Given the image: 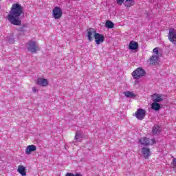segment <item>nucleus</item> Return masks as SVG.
Instances as JSON below:
<instances>
[{
  "mask_svg": "<svg viewBox=\"0 0 176 176\" xmlns=\"http://www.w3.org/2000/svg\"><path fill=\"white\" fill-rule=\"evenodd\" d=\"M23 14H24V8L21 4L14 3L7 16V20L13 25H21L20 16Z\"/></svg>",
  "mask_w": 176,
  "mask_h": 176,
  "instance_id": "obj_1",
  "label": "nucleus"
},
{
  "mask_svg": "<svg viewBox=\"0 0 176 176\" xmlns=\"http://www.w3.org/2000/svg\"><path fill=\"white\" fill-rule=\"evenodd\" d=\"M146 74V72H145L144 69L139 67L133 72L132 76L134 79H140V78L145 76Z\"/></svg>",
  "mask_w": 176,
  "mask_h": 176,
  "instance_id": "obj_2",
  "label": "nucleus"
},
{
  "mask_svg": "<svg viewBox=\"0 0 176 176\" xmlns=\"http://www.w3.org/2000/svg\"><path fill=\"white\" fill-rule=\"evenodd\" d=\"M27 48L28 52H30L31 53H35L39 50V47L36 45V43L32 41L28 42Z\"/></svg>",
  "mask_w": 176,
  "mask_h": 176,
  "instance_id": "obj_3",
  "label": "nucleus"
},
{
  "mask_svg": "<svg viewBox=\"0 0 176 176\" xmlns=\"http://www.w3.org/2000/svg\"><path fill=\"white\" fill-rule=\"evenodd\" d=\"M139 142L142 146H148V145H153V144H156V140L155 139H151V140H150L149 138H142L139 140Z\"/></svg>",
  "mask_w": 176,
  "mask_h": 176,
  "instance_id": "obj_4",
  "label": "nucleus"
},
{
  "mask_svg": "<svg viewBox=\"0 0 176 176\" xmlns=\"http://www.w3.org/2000/svg\"><path fill=\"white\" fill-rule=\"evenodd\" d=\"M96 34H97V31L94 28H89L87 29V36L89 42L93 41V38L96 36Z\"/></svg>",
  "mask_w": 176,
  "mask_h": 176,
  "instance_id": "obj_5",
  "label": "nucleus"
},
{
  "mask_svg": "<svg viewBox=\"0 0 176 176\" xmlns=\"http://www.w3.org/2000/svg\"><path fill=\"white\" fill-rule=\"evenodd\" d=\"M53 17L55 18L56 20H58V19L61 18V16H63V10L60 7H55L53 10Z\"/></svg>",
  "mask_w": 176,
  "mask_h": 176,
  "instance_id": "obj_6",
  "label": "nucleus"
},
{
  "mask_svg": "<svg viewBox=\"0 0 176 176\" xmlns=\"http://www.w3.org/2000/svg\"><path fill=\"white\" fill-rule=\"evenodd\" d=\"M168 39L174 45L176 43V30L175 29H170L168 33Z\"/></svg>",
  "mask_w": 176,
  "mask_h": 176,
  "instance_id": "obj_7",
  "label": "nucleus"
},
{
  "mask_svg": "<svg viewBox=\"0 0 176 176\" xmlns=\"http://www.w3.org/2000/svg\"><path fill=\"white\" fill-rule=\"evenodd\" d=\"M146 111L144 109H138L135 112V116L138 119V120H142L145 118Z\"/></svg>",
  "mask_w": 176,
  "mask_h": 176,
  "instance_id": "obj_8",
  "label": "nucleus"
},
{
  "mask_svg": "<svg viewBox=\"0 0 176 176\" xmlns=\"http://www.w3.org/2000/svg\"><path fill=\"white\" fill-rule=\"evenodd\" d=\"M94 38L96 45H100V43H102L104 41H105V37H104V35L99 33H96Z\"/></svg>",
  "mask_w": 176,
  "mask_h": 176,
  "instance_id": "obj_9",
  "label": "nucleus"
},
{
  "mask_svg": "<svg viewBox=\"0 0 176 176\" xmlns=\"http://www.w3.org/2000/svg\"><path fill=\"white\" fill-rule=\"evenodd\" d=\"M153 97V102H161V101H163L164 98H163V95L162 94H153L152 96Z\"/></svg>",
  "mask_w": 176,
  "mask_h": 176,
  "instance_id": "obj_10",
  "label": "nucleus"
},
{
  "mask_svg": "<svg viewBox=\"0 0 176 176\" xmlns=\"http://www.w3.org/2000/svg\"><path fill=\"white\" fill-rule=\"evenodd\" d=\"M157 60H159V56H157V55H153L150 57L148 63L151 65H156V64H157Z\"/></svg>",
  "mask_w": 176,
  "mask_h": 176,
  "instance_id": "obj_11",
  "label": "nucleus"
},
{
  "mask_svg": "<svg viewBox=\"0 0 176 176\" xmlns=\"http://www.w3.org/2000/svg\"><path fill=\"white\" fill-rule=\"evenodd\" d=\"M49 82H47V79L46 78H40L37 80V85H38L39 86L45 87L47 86Z\"/></svg>",
  "mask_w": 176,
  "mask_h": 176,
  "instance_id": "obj_12",
  "label": "nucleus"
},
{
  "mask_svg": "<svg viewBox=\"0 0 176 176\" xmlns=\"http://www.w3.org/2000/svg\"><path fill=\"white\" fill-rule=\"evenodd\" d=\"M35 151H36V146H35L34 144H32L27 146L25 153L28 155H30V153H32V152H35Z\"/></svg>",
  "mask_w": 176,
  "mask_h": 176,
  "instance_id": "obj_13",
  "label": "nucleus"
},
{
  "mask_svg": "<svg viewBox=\"0 0 176 176\" xmlns=\"http://www.w3.org/2000/svg\"><path fill=\"white\" fill-rule=\"evenodd\" d=\"M129 47L130 50H137V49H138V43L131 41Z\"/></svg>",
  "mask_w": 176,
  "mask_h": 176,
  "instance_id": "obj_14",
  "label": "nucleus"
},
{
  "mask_svg": "<svg viewBox=\"0 0 176 176\" xmlns=\"http://www.w3.org/2000/svg\"><path fill=\"white\" fill-rule=\"evenodd\" d=\"M17 172L19 173V174H21L22 176L27 175V173L25 172V167L23 166H18Z\"/></svg>",
  "mask_w": 176,
  "mask_h": 176,
  "instance_id": "obj_15",
  "label": "nucleus"
},
{
  "mask_svg": "<svg viewBox=\"0 0 176 176\" xmlns=\"http://www.w3.org/2000/svg\"><path fill=\"white\" fill-rule=\"evenodd\" d=\"M124 94L125 96L127 97V98H135V97H137V95L135 94L134 92H131L129 91L124 92Z\"/></svg>",
  "mask_w": 176,
  "mask_h": 176,
  "instance_id": "obj_16",
  "label": "nucleus"
},
{
  "mask_svg": "<svg viewBox=\"0 0 176 176\" xmlns=\"http://www.w3.org/2000/svg\"><path fill=\"white\" fill-rule=\"evenodd\" d=\"M160 104L156 102H153L151 104V109H153L154 111H160Z\"/></svg>",
  "mask_w": 176,
  "mask_h": 176,
  "instance_id": "obj_17",
  "label": "nucleus"
},
{
  "mask_svg": "<svg viewBox=\"0 0 176 176\" xmlns=\"http://www.w3.org/2000/svg\"><path fill=\"white\" fill-rule=\"evenodd\" d=\"M82 138H83V135L82 134V133L77 131L75 135L76 141L80 142V141H82Z\"/></svg>",
  "mask_w": 176,
  "mask_h": 176,
  "instance_id": "obj_18",
  "label": "nucleus"
},
{
  "mask_svg": "<svg viewBox=\"0 0 176 176\" xmlns=\"http://www.w3.org/2000/svg\"><path fill=\"white\" fill-rule=\"evenodd\" d=\"M134 3H135L134 0H126L125 2L124 3V5L126 8H131V6H133Z\"/></svg>",
  "mask_w": 176,
  "mask_h": 176,
  "instance_id": "obj_19",
  "label": "nucleus"
},
{
  "mask_svg": "<svg viewBox=\"0 0 176 176\" xmlns=\"http://www.w3.org/2000/svg\"><path fill=\"white\" fill-rule=\"evenodd\" d=\"M105 27L109 29H112L115 27V24L111 21H107L105 23Z\"/></svg>",
  "mask_w": 176,
  "mask_h": 176,
  "instance_id": "obj_20",
  "label": "nucleus"
},
{
  "mask_svg": "<svg viewBox=\"0 0 176 176\" xmlns=\"http://www.w3.org/2000/svg\"><path fill=\"white\" fill-rule=\"evenodd\" d=\"M160 131V126H159V125H155L153 127V131H152L153 134H157V133H159Z\"/></svg>",
  "mask_w": 176,
  "mask_h": 176,
  "instance_id": "obj_21",
  "label": "nucleus"
},
{
  "mask_svg": "<svg viewBox=\"0 0 176 176\" xmlns=\"http://www.w3.org/2000/svg\"><path fill=\"white\" fill-rule=\"evenodd\" d=\"M142 152L143 155H149V153H151V151L146 147H143L142 149Z\"/></svg>",
  "mask_w": 176,
  "mask_h": 176,
  "instance_id": "obj_22",
  "label": "nucleus"
},
{
  "mask_svg": "<svg viewBox=\"0 0 176 176\" xmlns=\"http://www.w3.org/2000/svg\"><path fill=\"white\" fill-rule=\"evenodd\" d=\"M65 176H82L80 173L74 174L72 173H67Z\"/></svg>",
  "mask_w": 176,
  "mask_h": 176,
  "instance_id": "obj_23",
  "label": "nucleus"
},
{
  "mask_svg": "<svg viewBox=\"0 0 176 176\" xmlns=\"http://www.w3.org/2000/svg\"><path fill=\"white\" fill-rule=\"evenodd\" d=\"M153 53H155L156 56L159 55V48L155 47L153 50Z\"/></svg>",
  "mask_w": 176,
  "mask_h": 176,
  "instance_id": "obj_24",
  "label": "nucleus"
},
{
  "mask_svg": "<svg viewBox=\"0 0 176 176\" xmlns=\"http://www.w3.org/2000/svg\"><path fill=\"white\" fill-rule=\"evenodd\" d=\"M116 2L118 5H120V6H121V5H123V2H124V0H116Z\"/></svg>",
  "mask_w": 176,
  "mask_h": 176,
  "instance_id": "obj_25",
  "label": "nucleus"
},
{
  "mask_svg": "<svg viewBox=\"0 0 176 176\" xmlns=\"http://www.w3.org/2000/svg\"><path fill=\"white\" fill-rule=\"evenodd\" d=\"M32 91H33L34 93H36V91H38V89H36V87H32Z\"/></svg>",
  "mask_w": 176,
  "mask_h": 176,
  "instance_id": "obj_26",
  "label": "nucleus"
},
{
  "mask_svg": "<svg viewBox=\"0 0 176 176\" xmlns=\"http://www.w3.org/2000/svg\"><path fill=\"white\" fill-rule=\"evenodd\" d=\"M173 163L174 166H176V158L173 159Z\"/></svg>",
  "mask_w": 176,
  "mask_h": 176,
  "instance_id": "obj_27",
  "label": "nucleus"
},
{
  "mask_svg": "<svg viewBox=\"0 0 176 176\" xmlns=\"http://www.w3.org/2000/svg\"><path fill=\"white\" fill-rule=\"evenodd\" d=\"M144 159H148L149 157V155H144Z\"/></svg>",
  "mask_w": 176,
  "mask_h": 176,
  "instance_id": "obj_28",
  "label": "nucleus"
}]
</instances>
